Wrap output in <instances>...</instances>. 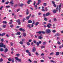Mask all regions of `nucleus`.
Listing matches in <instances>:
<instances>
[{
  "label": "nucleus",
  "mask_w": 63,
  "mask_h": 63,
  "mask_svg": "<svg viewBox=\"0 0 63 63\" xmlns=\"http://www.w3.org/2000/svg\"><path fill=\"white\" fill-rule=\"evenodd\" d=\"M17 7V4H15L14 5V7L15 8H16Z\"/></svg>",
  "instance_id": "f704fd0d"
},
{
  "label": "nucleus",
  "mask_w": 63,
  "mask_h": 63,
  "mask_svg": "<svg viewBox=\"0 0 63 63\" xmlns=\"http://www.w3.org/2000/svg\"><path fill=\"white\" fill-rule=\"evenodd\" d=\"M45 48V46H42L41 47V48Z\"/></svg>",
  "instance_id": "473e14b6"
},
{
  "label": "nucleus",
  "mask_w": 63,
  "mask_h": 63,
  "mask_svg": "<svg viewBox=\"0 0 63 63\" xmlns=\"http://www.w3.org/2000/svg\"><path fill=\"white\" fill-rule=\"evenodd\" d=\"M52 3L53 4V6L54 7H56L57 5H56L55 4V2H54V1H52Z\"/></svg>",
  "instance_id": "423d86ee"
},
{
  "label": "nucleus",
  "mask_w": 63,
  "mask_h": 63,
  "mask_svg": "<svg viewBox=\"0 0 63 63\" xmlns=\"http://www.w3.org/2000/svg\"><path fill=\"white\" fill-rule=\"evenodd\" d=\"M0 41L2 42H4V39H1L0 40Z\"/></svg>",
  "instance_id": "e433bc0d"
},
{
  "label": "nucleus",
  "mask_w": 63,
  "mask_h": 63,
  "mask_svg": "<svg viewBox=\"0 0 63 63\" xmlns=\"http://www.w3.org/2000/svg\"><path fill=\"white\" fill-rule=\"evenodd\" d=\"M9 4H12V5H13L14 3V2H13V1H11L9 2Z\"/></svg>",
  "instance_id": "dca6fc26"
},
{
  "label": "nucleus",
  "mask_w": 63,
  "mask_h": 63,
  "mask_svg": "<svg viewBox=\"0 0 63 63\" xmlns=\"http://www.w3.org/2000/svg\"><path fill=\"white\" fill-rule=\"evenodd\" d=\"M56 36H60V34L58 33H57L56 34Z\"/></svg>",
  "instance_id": "c03bdc74"
},
{
  "label": "nucleus",
  "mask_w": 63,
  "mask_h": 63,
  "mask_svg": "<svg viewBox=\"0 0 63 63\" xmlns=\"http://www.w3.org/2000/svg\"><path fill=\"white\" fill-rule=\"evenodd\" d=\"M45 33H46V32H45L43 31H40L38 32H36V33H39V34H41V33H42V34H45Z\"/></svg>",
  "instance_id": "7ed1b4c3"
},
{
  "label": "nucleus",
  "mask_w": 63,
  "mask_h": 63,
  "mask_svg": "<svg viewBox=\"0 0 63 63\" xmlns=\"http://www.w3.org/2000/svg\"><path fill=\"white\" fill-rule=\"evenodd\" d=\"M3 45H4V43H3L1 42L0 43V47H3Z\"/></svg>",
  "instance_id": "0eeeda50"
},
{
  "label": "nucleus",
  "mask_w": 63,
  "mask_h": 63,
  "mask_svg": "<svg viewBox=\"0 0 63 63\" xmlns=\"http://www.w3.org/2000/svg\"><path fill=\"white\" fill-rule=\"evenodd\" d=\"M46 14H44L43 15V16L44 17H46Z\"/></svg>",
  "instance_id": "8fccbe9b"
},
{
  "label": "nucleus",
  "mask_w": 63,
  "mask_h": 63,
  "mask_svg": "<svg viewBox=\"0 0 63 63\" xmlns=\"http://www.w3.org/2000/svg\"><path fill=\"white\" fill-rule=\"evenodd\" d=\"M23 36H26V34L25 32L23 33Z\"/></svg>",
  "instance_id": "cd10ccee"
},
{
  "label": "nucleus",
  "mask_w": 63,
  "mask_h": 63,
  "mask_svg": "<svg viewBox=\"0 0 63 63\" xmlns=\"http://www.w3.org/2000/svg\"><path fill=\"white\" fill-rule=\"evenodd\" d=\"M8 50L7 49V48H6L5 49V50L4 51V52L5 53H6V52H7V51H8Z\"/></svg>",
  "instance_id": "4468645a"
},
{
  "label": "nucleus",
  "mask_w": 63,
  "mask_h": 63,
  "mask_svg": "<svg viewBox=\"0 0 63 63\" xmlns=\"http://www.w3.org/2000/svg\"><path fill=\"white\" fill-rule=\"evenodd\" d=\"M10 45L11 46H13V43L12 42H11Z\"/></svg>",
  "instance_id": "79ce46f5"
},
{
  "label": "nucleus",
  "mask_w": 63,
  "mask_h": 63,
  "mask_svg": "<svg viewBox=\"0 0 63 63\" xmlns=\"http://www.w3.org/2000/svg\"><path fill=\"white\" fill-rule=\"evenodd\" d=\"M33 43L34 44H36V40L33 41Z\"/></svg>",
  "instance_id": "e2e57ef3"
},
{
  "label": "nucleus",
  "mask_w": 63,
  "mask_h": 63,
  "mask_svg": "<svg viewBox=\"0 0 63 63\" xmlns=\"http://www.w3.org/2000/svg\"><path fill=\"white\" fill-rule=\"evenodd\" d=\"M28 14H29V11L28 10V9H27L26 10V15H28Z\"/></svg>",
  "instance_id": "1a4fd4ad"
},
{
  "label": "nucleus",
  "mask_w": 63,
  "mask_h": 63,
  "mask_svg": "<svg viewBox=\"0 0 63 63\" xmlns=\"http://www.w3.org/2000/svg\"><path fill=\"white\" fill-rule=\"evenodd\" d=\"M44 20H45V21H47V18H44Z\"/></svg>",
  "instance_id": "864d4df0"
},
{
  "label": "nucleus",
  "mask_w": 63,
  "mask_h": 63,
  "mask_svg": "<svg viewBox=\"0 0 63 63\" xmlns=\"http://www.w3.org/2000/svg\"><path fill=\"white\" fill-rule=\"evenodd\" d=\"M31 16V14H30V15L28 16H27L26 17V19H27L28 20V19H29V18Z\"/></svg>",
  "instance_id": "6e6552de"
},
{
  "label": "nucleus",
  "mask_w": 63,
  "mask_h": 63,
  "mask_svg": "<svg viewBox=\"0 0 63 63\" xmlns=\"http://www.w3.org/2000/svg\"><path fill=\"white\" fill-rule=\"evenodd\" d=\"M18 61V62H21V59H19Z\"/></svg>",
  "instance_id": "4c0bfd02"
},
{
  "label": "nucleus",
  "mask_w": 63,
  "mask_h": 63,
  "mask_svg": "<svg viewBox=\"0 0 63 63\" xmlns=\"http://www.w3.org/2000/svg\"><path fill=\"white\" fill-rule=\"evenodd\" d=\"M28 2H29L30 3V2H32L31 0H28Z\"/></svg>",
  "instance_id": "338daca9"
},
{
  "label": "nucleus",
  "mask_w": 63,
  "mask_h": 63,
  "mask_svg": "<svg viewBox=\"0 0 63 63\" xmlns=\"http://www.w3.org/2000/svg\"><path fill=\"white\" fill-rule=\"evenodd\" d=\"M27 27L29 28V29H31V25L30 24H29L27 25Z\"/></svg>",
  "instance_id": "9d476101"
},
{
  "label": "nucleus",
  "mask_w": 63,
  "mask_h": 63,
  "mask_svg": "<svg viewBox=\"0 0 63 63\" xmlns=\"http://www.w3.org/2000/svg\"><path fill=\"white\" fill-rule=\"evenodd\" d=\"M46 44V42H43V45H45Z\"/></svg>",
  "instance_id": "c9c22d12"
},
{
  "label": "nucleus",
  "mask_w": 63,
  "mask_h": 63,
  "mask_svg": "<svg viewBox=\"0 0 63 63\" xmlns=\"http://www.w3.org/2000/svg\"><path fill=\"white\" fill-rule=\"evenodd\" d=\"M0 51H4V50H3V48H1L0 49Z\"/></svg>",
  "instance_id": "412c9836"
},
{
  "label": "nucleus",
  "mask_w": 63,
  "mask_h": 63,
  "mask_svg": "<svg viewBox=\"0 0 63 63\" xmlns=\"http://www.w3.org/2000/svg\"><path fill=\"white\" fill-rule=\"evenodd\" d=\"M1 54L2 57H6V56H5L4 54Z\"/></svg>",
  "instance_id": "4be33fe9"
},
{
  "label": "nucleus",
  "mask_w": 63,
  "mask_h": 63,
  "mask_svg": "<svg viewBox=\"0 0 63 63\" xmlns=\"http://www.w3.org/2000/svg\"><path fill=\"white\" fill-rule=\"evenodd\" d=\"M47 27L48 28H50V26L49 25H47Z\"/></svg>",
  "instance_id": "0e129e2a"
},
{
  "label": "nucleus",
  "mask_w": 63,
  "mask_h": 63,
  "mask_svg": "<svg viewBox=\"0 0 63 63\" xmlns=\"http://www.w3.org/2000/svg\"><path fill=\"white\" fill-rule=\"evenodd\" d=\"M38 38L39 39H40V40H41L42 39V37L41 36H39L38 37Z\"/></svg>",
  "instance_id": "b1692460"
},
{
  "label": "nucleus",
  "mask_w": 63,
  "mask_h": 63,
  "mask_svg": "<svg viewBox=\"0 0 63 63\" xmlns=\"http://www.w3.org/2000/svg\"><path fill=\"white\" fill-rule=\"evenodd\" d=\"M20 20L19 19H18L16 20V22H18L19 25H20V23H21L20 22Z\"/></svg>",
  "instance_id": "39448f33"
},
{
  "label": "nucleus",
  "mask_w": 63,
  "mask_h": 63,
  "mask_svg": "<svg viewBox=\"0 0 63 63\" xmlns=\"http://www.w3.org/2000/svg\"><path fill=\"white\" fill-rule=\"evenodd\" d=\"M25 20H26V19H25V18H23V22H24V21H25Z\"/></svg>",
  "instance_id": "052dcab7"
},
{
  "label": "nucleus",
  "mask_w": 63,
  "mask_h": 63,
  "mask_svg": "<svg viewBox=\"0 0 63 63\" xmlns=\"http://www.w3.org/2000/svg\"><path fill=\"white\" fill-rule=\"evenodd\" d=\"M36 4V1H35L33 2V5H35Z\"/></svg>",
  "instance_id": "774afa93"
},
{
  "label": "nucleus",
  "mask_w": 63,
  "mask_h": 63,
  "mask_svg": "<svg viewBox=\"0 0 63 63\" xmlns=\"http://www.w3.org/2000/svg\"><path fill=\"white\" fill-rule=\"evenodd\" d=\"M28 54L30 56H31V53H30V52H29L28 53Z\"/></svg>",
  "instance_id": "a19ab883"
},
{
  "label": "nucleus",
  "mask_w": 63,
  "mask_h": 63,
  "mask_svg": "<svg viewBox=\"0 0 63 63\" xmlns=\"http://www.w3.org/2000/svg\"><path fill=\"white\" fill-rule=\"evenodd\" d=\"M5 33H2V34H1V36H4V35H5Z\"/></svg>",
  "instance_id": "393cba45"
},
{
  "label": "nucleus",
  "mask_w": 63,
  "mask_h": 63,
  "mask_svg": "<svg viewBox=\"0 0 63 63\" xmlns=\"http://www.w3.org/2000/svg\"><path fill=\"white\" fill-rule=\"evenodd\" d=\"M45 10L46 11H47V8L46 7L45 8Z\"/></svg>",
  "instance_id": "69168bd1"
},
{
  "label": "nucleus",
  "mask_w": 63,
  "mask_h": 63,
  "mask_svg": "<svg viewBox=\"0 0 63 63\" xmlns=\"http://www.w3.org/2000/svg\"><path fill=\"white\" fill-rule=\"evenodd\" d=\"M50 62H53V63H56V62L53 61V60H51L50 61Z\"/></svg>",
  "instance_id": "aec40b11"
},
{
  "label": "nucleus",
  "mask_w": 63,
  "mask_h": 63,
  "mask_svg": "<svg viewBox=\"0 0 63 63\" xmlns=\"http://www.w3.org/2000/svg\"><path fill=\"white\" fill-rule=\"evenodd\" d=\"M15 59L16 60H17V61H18V59H18V58L16 57H15Z\"/></svg>",
  "instance_id": "c85d7f7f"
},
{
  "label": "nucleus",
  "mask_w": 63,
  "mask_h": 63,
  "mask_svg": "<svg viewBox=\"0 0 63 63\" xmlns=\"http://www.w3.org/2000/svg\"><path fill=\"white\" fill-rule=\"evenodd\" d=\"M23 42H22V41H20L19 42V44H21V45H22V44H23Z\"/></svg>",
  "instance_id": "72a5a7b5"
},
{
  "label": "nucleus",
  "mask_w": 63,
  "mask_h": 63,
  "mask_svg": "<svg viewBox=\"0 0 63 63\" xmlns=\"http://www.w3.org/2000/svg\"><path fill=\"white\" fill-rule=\"evenodd\" d=\"M23 29L20 28L19 29V31H22V29Z\"/></svg>",
  "instance_id": "49530a36"
},
{
  "label": "nucleus",
  "mask_w": 63,
  "mask_h": 63,
  "mask_svg": "<svg viewBox=\"0 0 63 63\" xmlns=\"http://www.w3.org/2000/svg\"><path fill=\"white\" fill-rule=\"evenodd\" d=\"M57 43L59 45H60V44H61V43L59 41H58Z\"/></svg>",
  "instance_id": "de8ad7c7"
},
{
  "label": "nucleus",
  "mask_w": 63,
  "mask_h": 63,
  "mask_svg": "<svg viewBox=\"0 0 63 63\" xmlns=\"http://www.w3.org/2000/svg\"><path fill=\"white\" fill-rule=\"evenodd\" d=\"M59 7V6L58 5H57V8L56 9H54L53 10V12L54 13V14L56 13V12L57 11H58V7Z\"/></svg>",
  "instance_id": "f257e3e1"
},
{
  "label": "nucleus",
  "mask_w": 63,
  "mask_h": 63,
  "mask_svg": "<svg viewBox=\"0 0 63 63\" xmlns=\"http://www.w3.org/2000/svg\"><path fill=\"white\" fill-rule=\"evenodd\" d=\"M21 33L20 32H18L16 33V35H20Z\"/></svg>",
  "instance_id": "f3484780"
},
{
  "label": "nucleus",
  "mask_w": 63,
  "mask_h": 63,
  "mask_svg": "<svg viewBox=\"0 0 63 63\" xmlns=\"http://www.w3.org/2000/svg\"><path fill=\"white\" fill-rule=\"evenodd\" d=\"M43 5L44 6H47V3H43Z\"/></svg>",
  "instance_id": "ea45409f"
},
{
  "label": "nucleus",
  "mask_w": 63,
  "mask_h": 63,
  "mask_svg": "<svg viewBox=\"0 0 63 63\" xmlns=\"http://www.w3.org/2000/svg\"><path fill=\"white\" fill-rule=\"evenodd\" d=\"M3 8V6L0 7V11H2V8Z\"/></svg>",
  "instance_id": "c756f323"
},
{
  "label": "nucleus",
  "mask_w": 63,
  "mask_h": 63,
  "mask_svg": "<svg viewBox=\"0 0 63 63\" xmlns=\"http://www.w3.org/2000/svg\"><path fill=\"white\" fill-rule=\"evenodd\" d=\"M26 44L28 46H30V43L28 42H27Z\"/></svg>",
  "instance_id": "5701e85b"
},
{
  "label": "nucleus",
  "mask_w": 63,
  "mask_h": 63,
  "mask_svg": "<svg viewBox=\"0 0 63 63\" xmlns=\"http://www.w3.org/2000/svg\"><path fill=\"white\" fill-rule=\"evenodd\" d=\"M16 55L17 56V57H18V56H19V55H19V54H16Z\"/></svg>",
  "instance_id": "5fc2aeb1"
},
{
  "label": "nucleus",
  "mask_w": 63,
  "mask_h": 63,
  "mask_svg": "<svg viewBox=\"0 0 63 63\" xmlns=\"http://www.w3.org/2000/svg\"><path fill=\"white\" fill-rule=\"evenodd\" d=\"M41 44L42 41H39V43L38 42H37L36 44L37 47H39V45H40V44Z\"/></svg>",
  "instance_id": "20e7f679"
},
{
  "label": "nucleus",
  "mask_w": 63,
  "mask_h": 63,
  "mask_svg": "<svg viewBox=\"0 0 63 63\" xmlns=\"http://www.w3.org/2000/svg\"><path fill=\"white\" fill-rule=\"evenodd\" d=\"M9 2H10L9 1H7L5 2V4H8V3H9Z\"/></svg>",
  "instance_id": "4d7b16f0"
},
{
  "label": "nucleus",
  "mask_w": 63,
  "mask_h": 63,
  "mask_svg": "<svg viewBox=\"0 0 63 63\" xmlns=\"http://www.w3.org/2000/svg\"><path fill=\"white\" fill-rule=\"evenodd\" d=\"M5 2V0H2V3H4Z\"/></svg>",
  "instance_id": "680f3d73"
},
{
  "label": "nucleus",
  "mask_w": 63,
  "mask_h": 63,
  "mask_svg": "<svg viewBox=\"0 0 63 63\" xmlns=\"http://www.w3.org/2000/svg\"><path fill=\"white\" fill-rule=\"evenodd\" d=\"M3 59L2 58H1L0 60V62H3Z\"/></svg>",
  "instance_id": "bb28decb"
},
{
  "label": "nucleus",
  "mask_w": 63,
  "mask_h": 63,
  "mask_svg": "<svg viewBox=\"0 0 63 63\" xmlns=\"http://www.w3.org/2000/svg\"><path fill=\"white\" fill-rule=\"evenodd\" d=\"M61 3H60L59 5V8H61Z\"/></svg>",
  "instance_id": "09e8293b"
},
{
  "label": "nucleus",
  "mask_w": 63,
  "mask_h": 63,
  "mask_svg": "<svg viewBox=\"0 0 63 63\" xmlns=\"http://www.w3.org/2000/svg\"><path fill=\"white\" fill-rule=\"evenodd\" d=\"M51 31L50 29L46 30V33L47 34H49L51 33Z\"/></svg>",
  "instance_id": "f03ea898"
},
{
  "label": "nucleus",
  "mask_w": 63,
  "mask_h": 63,
  "mask_svg": "<svg viewBox=\"0 0 63 63\" xmlns=\"http://www.w3.org/2000/svg\"><path fill=\"white\" fill-rule=\"evenodd\" d=\"M3 23H5V24H6L7 23V21H4L3 22Z\"/></svg>",
  "instance_id": "7c9ffc66"
},
{
  "label": "nucleus",
  "mask_w": 63,
  "mask_h": 63,
  "mask_svg": "<svg viewBox=\"0 0 63 63\" xmlns=\"http://www.w3.org/2000/svg\"><path fill=\"white\" fill-rule=\"evenodd\" d=\"M38 3H39L40 4V3H41V0H38Z\"/></svg>",
  "instance_id": "2f4dec72"
},
{
  "label": "nucleus",
  "mask_w": 63,
  "mask_h": 63,
  "mask_svg": "<svg viewBox=\"0 0 63 63\" xmlns=\"http://www.w3.org/2000/svg\"><path fill=\"white\" fill-rule=\"evenodd\" d=\"M52 32L53 33H55L56 32V31L55 30H53Z\"/></svg>",
  "instance_id": "37998d69"
},
{
  "label": "nucleus",
  "mask_w": 63,
  "mask_h": 63,
  "mask_svg": "<svg viewBox=\"0 0 63 63\" xmlns=\"http://www.w3.org/2000/svg\"><path fill=\"white\" fill-rule=\"evenodd\" d=\"M32 22V21L31 20H29L28 21V23H31Z\"/></svg>",
  "instance_id": "a211bd4d"
},
{
  "label": "nucleus",
  "mask_w": 63,
  "mask_h": 63,
  "mask_svg": "<svg viewBox=\"0 0 63 63\" xmlns=\"http://www.w3.org/2000/svg\"><path fill=\"white\" fill-rule=\"evenodd\" d=\"M59 54H60V53H59V52H57L56 53V55L57 56L59 55Z\"/></svg>",
  "instance_id": "ddd939ff"
},
{
  "label": "nucleus",
  "mask_w": 63,
  "mask_h": 63,
  "mask_svg": "<svg viewBox=\"0 0 63 63\" xmlns=\"http://www.w3.org/2000/svg\"><path fill=\"white\" fill-rule=\"evenodd\" d=\"M36 48L35 47H34L32 49V51H33V52H35L36 51Z\"/></svg>",
  "instance_id": "f8f14e48"
},
{
  "label": "nucleus",
  "mask_w": 63,
  "mask_h": 63,
  "mask_svg": "<svg viewBox=\"0 0 63 63\" xmlns=\"http://www.w3.org/2000/svg\"><path fill=\"white\" fill-rule=\"evenodd\" d=\"M47 25H48L49 26L50 25V26H52V25H51V24L50 23H48V24Z\"/></svg>",
  "instance_id": "6e6d98bb"
},
{
  "label": "nucleus",
  "mask_w": 63,
  "mask_h": 63,
  "mask_svg": "<svg viewBox=\"0 0 63 63\" xmlns=\"http://www.w3.org/2000/svg\"><path fill=\"white\" fill-rule=\"evenodd\" d=\"M35 54L36 55H37V56H38V55H39V54H38V52H35Z\"/></svg>",
  "instance_id": "a878e982"
},
{
  "label": "nucleus",
  "mask_w": 63,
  "mask_h": 63,
  "mask_svg": "<svg viewBox=\"0 0 63 63\" xmlns=\"http://www.w3.org/2000/svg\"><path fill=\"white\" fill-rule=\"evenodd\" d=\"M14 26V25L13 24L10 25V27L11 28H12Z\"/></svg>",
  "instance_id": "58836bf2"
},
{
  "label": "nucleus",
  "mask_w": 63,
  "mask_h": 63,
  "mask_svg": "<svg viewBox=\"0 0 63 63\" xmlns=\"http://www.w3.org/2000/svg\"><path fill=\"white\" fill-rule=\"evenodd\" d=\"M23 5H24V4L23 3H21L19 4V6L21 7H22Z\"/></svg>",
  "instance_id": "9b49d317"
},
{
  "label": "nucleus",
  "mask_w": 63,
  "mask_h": 63,
  "mask_svg": "<svg viewBox=\"0 0 63 63\" xmlns=\"http://www.w3.org/2000/svg\"><path fill=\"white\" fill-rule=\"evenodd\" d=\"M26 52H27V53H29V50H26Z\"/></svg>",
  "instance_id": "13d9d810"
},
{
  "label": "nucleus",
  "mask_w": 63,
  "mask_h": 63,
  "mask_svg": "<svg viewBox=\"0 0 63 63\" xmlns=\"http://www.w3.org/2000/svg\"><path fill=\"white\" fill-rule=\"evenodd\" d=\"M39 24V22H37L36 23L35 25L36 26H37Z\"/></svg>",
  "instance_id": "6ab92c4d"
},
{
  "label": "nucleus",
  "mask_w": 63,
  "mask_h": 63,
  "mask_svg": "<svg viewBox=\"0 0 63 63\" xmlns=\"http://www.w3.org/2000/svg\"><path fill=\"white\" fill-rule=\"evenodd\" d=\"M35 21L34 20H33L32 21V24H35Z\"/></svg>",
  "instance_id": "3c124183"
},
{
  "label": "nucleus",
  "mask_w": 63,
  "mask_h": 63,
  "mask_svg": "<svg viewBox=\"0 0 63 63\" xmlns=\"http://www.w3.org/2000/svg\"><path fill=\"white\" fill-rule=\"evenodd\" d=\"M50 14V13L48 12L46 14V16H48Z\"/></svg>",
  "instance_id": "2eb2a0df"
},
{
  "label": "nucleus",
  "mask_w": 63,
  "mask_h": 63,
  "mask_svg": "<svg viewBox=\"0 0 63 63\" xmlns=\"http://www.w3.org/2000/svg\"><path fill=\"white\" fill-rule=\"evenodd\" d=\"M6 25H3V28H5V27H6Z\"/></svg>",
  "instance_id": "bf43d9fd"
},
{
  "label": "nucleus",
  "mask_w": 63,
  "mask_h": 63,
  "mask_svg": "<svg viewBox=\"0 0 63 63\" xmlns=\"http://www.w3.org/2000/svg\"><path fill=\"white\" fill-rule=\"evenodd\" d=\"M53 20L54 21H57V20H56V18H54L53 19Z\"/></svg>",
  "instance_id": "603ef678"
},
{
  "label": "nucleus",
  "mask_w": 63,
  "mask_h": 63,
  "mask_svg": "<svg viewBox=\"0 0 63 63\" xmlns=\"http://www.w3.org/2000/svg\"><path fill=\"white\" fill-rule=\"evenodd\" d=\"M8 59L9 61H12V60L10 58H8Z\"/></svg>",
  "instance_id": "a18cd8bd"
}]
</instances>
